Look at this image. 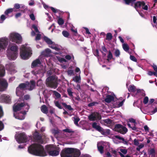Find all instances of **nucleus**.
Wrapping results in <instances>:
<instances>
[{
    "mask_svg": "<svg viewBox=\"0 0 157 157\" xmlns=\"http://www.w3.org/2000/svg\"><path fill=\"white\" fill-rule=\"evenodd\" d=\"M59 61L60 63H63V62H67V60L64 58H61L59 59Z\"/></svg>",
    "mask_w": 157,
    "mask_h": 157,
    "instance_id": "nucleus-57",
    "label": "nucleus"
},
{
    "mask_svg": "<svg viewBox=\"0 0 157 157\" xmlns=\"http://www.w3.org/2000/svg\"><path fill=\"white\" fill-rule=\"evenodd\" d=\"M51 53V50L49 48H47L41 53L42 55L43 56L46 57L50 56V54Z\"/></svg>",
    "mask_w": 157,
    "mask_h": 157,
    "instance_id": "nucleus-17",
    "label": "nucleus"
},
{
    "mask_svg": "<svg viewBox=\"0 0 157 157\" xmlns=\"http://www.w3.org/2000/svg\"><path fill=\"white\" fill-rule=\"evenodd\" d=\"M134 144L136 146H138L139 144V142L138 140L135 139L134 140Z\"/></svg>",
    "mask_w": 157,
    "mask_h": 157,
    "instance_id": "nucleus-62",
    "label": "nucleus"
},
{
    "mask_svg": "<svg viewBox=\"0 0 157 157\" xmlns=\"http://www.w3.org/2000/svg\"><path fill=\"white\" fill-rule=\"evenodd\" d=\"M6 18V17L4 15L2 14L1 15L0 17V19L2 21V22H0L2 23Z\"/></svg>",
    "mask_w": 157,
    "mask_h": 157,
    "instance_id": "nucleus-54",
    "label": "nucleus"
},
{
    "mask_svg": "<svg viewBox=\"0 0 157 157\" xmlns=\"http://www.w3.org/2000/svg\"><path fill=\"white\" fill-rule=\"evenodd\" d=\"M4 128V125L3 122L0 121V131L2 130Z\"/></svg>",
    "mask_w": 157,
    "mask_h": 157,
    "instance_id": "nucleus-56",
    "label": "nucleus"
},
{
    "mask_svg": "<svg viewBox=\"0 0 157 157\" xmlns=\"http://www.w3.org/2000/svg\"><path fill=\"white\" fill-rule=\"evenodd\" d=\"M29 85V82L25 83H21L19 84V86L16 88V93H17L20 89L21 90H24L26 87H27V85Z\"/></svg>",
    "mask_w": 157,
    "mask_h": 157,
    "instance_id": "nucleus-15",
    "label": "nucleus"
},
{
    "mask_svg": "<svg viewBox=\"0 0 157 157\" xmlns=\"http://www.w3.org/2000/svg\"><path fill=\"white\" fill-rule=\"evenodd\" d=\"M62 34L63 35L66 37L69 38V33L67 32V31L65 30H64L62 32Z\"/></svg>",
    "mask_w": 157,
    "mask_h": 157,
    "instance_id": "nucleus-39",
    "label": "nucleus"
},
{
    "mask_svg": "<svg viewBox=\"0 0 157 157\" xmlns=\"http://www.w3.org/2000/svg\"><path fill=\"white\" fill-rule=\"evenodd\" d=\"M64 22V20L62 18H59L58 20V23L59 25H62L63 24Z\"/></svg>",
    "mask_w": 157,
    "mask_h": 157,
    "instance_id": "nucleus-46",
    "label": "nucleus"
},
{
    "mask_svg": "<svg viewBox=\"0 0 157 157\" xmlns=\"http://www.w3.org/2000/svg\"><path fill=\"white\" fill-rule=\"evenodd\" d=\"M29 17L31 19L33 20L34 21L35 19V17L33 14L32 13L29 15Z\"/></svg>",
    "mask_w": 157,
    "mask_h": 157,
    "instance_id": "nucleus-60",
    "label": "nucleus"
},
{
    "mask_svg": "<svg viewBox=\"0 0 157 157\" xmlns=\"http://www.w3.org/2000/svg\"><path fill=\"white\" fill-rule=\"evenodd\" d=\"M41 62L39 59H37L33 61L31 64V67L32 68L36 67L38 65H40Z\"/></svg>",
    "mask_w": 157,
    "mask_h": 157,
    "instance_id": "nucleus-19",
    "label": "nucleus"
},
{
    "mask_svg": "<svg viewBox=\"0 0 157 157\" xmlns=\"http://www.w3.org/2000/svg\"><path fill=\"white\" fill-rule=\"evenodd\" d=\"M22 39L21 36L17 33H11L10 36V41L17 44L21 43Z\"/></svg>",
    "mask_w": 157,
    "mask_h": 157,
    "instance_id": "nucleus-6",
    "label": "nucleus"
},
{
    "mask_svg": "<svg viewBox=\"0 0 157 157\" xmlns=\"http://www.w3.org/2000/svg\"><path fill=\"white\" fill-rule=\"evenodd\" d=\"M62 104L66 109H67L69 111H72L74 110V109L71 107V105H67L65 103H63Z\"/></svg>",
    "mask_w": 157,
    "mask_h": 157,
    "instance_id": "nucleus-27",
    "label": "nucleus"
},
{
    "mask_svg": "<svg viewBox=\"0 0 157 157\" xmlns=\"http://www.w3.org/2000/svg\"><path fill=\"white\" fill-rule=\"evenodd\" d=\"M46 84L47 86L51 88L56 89L58 86V83L53 76L47 78L46 79Z\"/></svg>",
    "mask_w": 157,
    "mask_h": 157,
    "instance_id": "nucleus-5",
    "label": "nucleus"
},
{
    "mask_svg": "<svg viewBox=\"0 0 157 157\" xmlns=\"http://www.w3.org/2000/svg\"><path fill=\"white\" fill-rule=\"evenodd\" d=\"M114 97L110 95H108L106 96V98L105 99V101L107 103H110L114 100Z\"/></svg>",
    "mask_w": 157,
    "mask_h": 157,
    "instance_id": "nucleus-20",
    "label": "nucleus"
},
{
    "mask_svg": "<svg viewBox=\"0 0 157 157\" xmlns=\"http://www.w3.org/2000/svg\"><path fill=\"white\" fill-rule=\"evenodd\" d=\"M25 105L24 102L21 103H18L17 105L14 104L13 106V110L14 112H16L17 111L20 110L21 108Z\"/></svg>",
    "mask_w": 157,
    "mask_h": 157,
    "instance_id": "nucleus-13",
    "label": "nucleus"
},
{
    "mask_svg": "<svg viewBox=\"0 0 157 157\" xmlns=\"http://www.w3.org/2000/svg\"><path fill=\"white\" fill-rule=\"evenodd\" d=\"M73 118L74 119V124L77 126H78V122L80 121V119L78 117H74Z\"/></svg>",
    "mask_w": 157,
    "mask_h": 157,
    "instance_id": "nucleus-40",
    "label": "nucleus"
},
{
    "mask_svg": "<svg viewBox=\"0 0 157 157\" xmlns=\"http://www.w3.org/2000/svg\"><path fill=\"white\" fill-rule=\"evenodd\" d=\"M20 55L21 58L24 59H28L32 54L31 48L28 46L22 45L20 49Z\"/></svg>",
    "mask_w": 157,
    "mask_h": 157,
    "instance_id": "nucleus-4",
    "label": "nucleus"
},
{
    "mask_svg": "<svg viewBox=\"0 0 157 157\" xmlns=\"http://www.w3.org/2000/svg\"><path fill=\"white\" fill-rule=\"evenodd\" d=\"M112 37V34L110 33H108L106 35V39L109 40H111Z\"/></svg>",
    "mask_w": 157,
    "mask_h": 157,
    "instance_id": "nucleus-44",
    "label": "nucleus"
},
{
    "mask_svg": "<svg viewBox=\"0 0 157 157\" xmlns=\"http://www.w3.org/2000/svg\"><path fill=\"white\" fill-rule=\"evenodd\" d=\"M17 140L19 143H25L28 141V137L25 133L23 132L18 135Z\"/></svg>",
    "mask_w": 157,
    "mask_h": 157,
    "instance_id": "nucleus-8",
    "label": "nucleus"
},
{
    "mask_svg": "<svg viewBox=\"0 0 157 157\" xmlns=\"http://www.w3.org/2000/svg\"><path fill=\"white\" fill-rule=\"evenodd\" d=\"M73 80L76 82H79V81L81 80L80 77V76H76L73 78Z\"/></svg>",
    "mask_w": 157,
    "mask_h": 157,
    "instance_id": "nucleus-38",
    "label": "nucleus"
},
{
    "mask_svg": "<svg viewBox=\"0 0 157 157\" xmlns=\"http://www.w3.org/2000/svg\"><path fill=\"white\" fill-rule=\"evenodd\" d=\"M142 4V2H137L135 4V8L136 9L137 8L141 7V5Z\"/></svg>",
    "mask_w": 157,
    "mask_h": 157,
    "instance_id": "nucleus-37",
    "label": "nucleus"
},
{
    "mask_svg": "<svg viewBox=\"0 0 157 157\" xmlns=\"http://www.w3.org/2000/svg\"><path fill=\"white\" fill-rule=\"evenodd\" d=\"M98 151L101 154L103 153L104 147L102 145L97 146Z\"/></svg>",
    "mask_w": 157,
    "mask_h": 157,
    "instance_id": "nucleus-35",
    "label": "nucleus"
},
{
    "mask_svg": "<svg viewBox=\"0 0 157 157\" xmlns=\"http://www.w3.org/2000/svg\"><path fill=\"white\" fill-rule=\"evenodd\" d=\"M103 121L105 123L110 124L112 123V121L109 119H107L103 120Z\"/></svg>",
    "mask_w": 157,
    "mask_h": 157,
    "instance_id": "nucleus-42",
    "label": "nucleus"
},
{
    "mask_svg": "<svg viewBox=\"0 0 157 157\" xmlns=\"http://www.w3.org/2000/svg\"><path fill=\"white\" fill-rule=\"evenodd\" d=\"M28 151L30 154L36 156H44L47 155L43 146L37 144H34L29 146L28 148Z\"/></svg>",
    "mask_w": 157,
    "mask_h": 157,
    "instance_id": "nucleus-1",
    "label": "nucleus"
},
{
    "mask_svg": "<svg viewBox=\"0 0 157 157\" xmlns=\"http://www.w3.org/2000/svg\"><path fill=\"white\" fill-rule=\"evenodd\" d=\"M92 127L93 128L95 129L96 130L101 133L104 132L103 129L100 126L97 125V123L96 122H94L92 124Z\"/></svg>",
    "mask_w": 157,
    "mask_h": 157,
    "instance_id": "nucleus-16",
    "label": "nucleus"
},
{
    "mask_svg": "<svg viewBox=\"0 0 157 157\" xmlns=\"http://www.w3.org/2000/svg\"><path fill=\"white\" fill-rule=\"evenodd\" d=\"M107 57L108 58L107 60L109 61L113 58V55L110 51H108V55Z\"/></svg>",
    "mask_w": 157,
    "mask_h": 157,
    "instance_id": "nucleus-33",
    "label": "nucleus"
},
{
    "mask_svg": "<svg viewBox=\"0 0 157 157\" xmlns=\"http://www.w3.org/2000/svg\"><path fill=\"white\" fill-rule=\"evenodd\" d=\"M80 154L79 150L72 148H66L60 153L61 157H78Z\"/></svg>",
    "mask_w": 157,
    "mask_h": 157,
    "instance_id": "nucleus-2",
    "label": "nucleus"
},
{
    "mask_svg": "<svg viewBox=\"0 0 157 157\" xmlns=\"http://www.w3.org/2000/svg\"><path fill=\"white\" fill-rule=\"evenodd\" d=\"M148 101V98L146 96L144 97V99L143 102L145 104H147Z\"/></svg>",
    "mask_w": 157,
    "mask_h": 157,
    "instance_id": "nucleus-52",
    "label": "nucleus"
},
{
    "mask_svg": "<svg viewBox=\"0 0 157 157\" xmlns=\"http://www.w3.org/2000/svg\"><path fill=\"white\" fill-rule=\"evenodd\" d=\"M123 48L125 51H127L129 50V48L127 44H123Z\"/></svg>",
    "mask_w": 157,
    "mask_h": 157,
    "instance_id": "nucleus-41",
    "label": "nucleus"
},
{
    "mask_svg": "<svg viewBox=\"0 0 157 157\" xmlns=\"http://www.w3.org/2000/svg\"><path fill=\"white\" fill-rule=\"evenodd\" d=\"M55 105L59 109H62V108L58 101H56L55 102Z\"/></svg>",
    "mask_w": 157,
    "mask_h": 157,
    "instance_id": "nucleus-50",
    "label": "nucleus"
},
{
    "mask_svg": "<svg viewBox=\"0 0 157 157\" xmlns=\"http://www.w3.org/2000/svg\"><path fill=\"white\" fill-rule=\"evenodd\" d=\"M72 34L75 36H77L78 35L77 30H71Z\"/></svg>",
    "mask_w": 157,
    "mask_h": 157,
    "instance_id": "nucleus-61",
    "label": "nucleus"
},
{
    "mask_svg": "<svg viewBox=\"0 0 157 157\" xmlns=\"http://www.w3.org/2000/svg\"><path fill=\"white\" fill-rule=\"evenodd\" d=\"M53 93L57 98H61V95L57 91L54 90L53 91Z\"/></svg>",
    "mask_w": 157,
    "mask_h": 157,
    "instance_id": "nucleus-34",
    "label": "nucleus"
},
{
    "mask_svg": "<svg viewBox=\"0 0 157 157\" xmlns=\"http://www.w3.org/2000/svg\"><path fill=\"white\" fill-rule=\"evenodd\" d=\"M24 98L25 100H28L30 98V95L29 94H26L24 96Z\"/></svg>",
    "mask_w": 157,
    "mask_h": 157,
    "instance_id": "nucleus-59",
    "label": "nucleus"
},
{
    "mask_svg": "<svg viewBox=\"0 0 157 157\" xmlns=\"http://www.w3.org/2000/svg\"><path fill=\"white\" fill-rule=\"evenodd\" d=\"M128 90L129 92H134L136 90V88L134 85H130L129 86Z\"/></svg>",
    "mask_w": 157,
    "mask_h": 157,
    "instance_id": "nucleus-29",
    "label": "nucleus"
},
{
    "mask_svg": "<svg viewBox=\"0 0 157 157\" xmlns=\"http://www.w3.org/2000/svg\"><path fill=\"white\" fill-rule=\"evenodd\" d=\"M152 67L154 70L156 72H157V66L155 64H153Z\"/></svg>",
    "mask_w": 157,
    "mask_h": 157,
    "instance_id": "nucleus-64",
    "label": "nucleus"
},
{
    "mask_svg": "<svg viewBox=\"0 0 157 157\" xmlns=\"http://www.w3.org/2000/svg\"><path fill=\"white\" fill-rule=\"evenodd\" d=\"M101 118V115L97 112L93 113L88 116L89 120L92 121H97L98 120H100Z\"/></svg>",
    "mask_w": 157,
    "mask_h": 157,
    "instance_id": "nucleus-9",
    "label": "nucleus"
},
{
    "mask_svg": "<svg viewBox=\"0 0 157 157\" xmlns=\"http://www.w3.org/2000/svg\"><path fill=\"white\" fill-rule=\"evenodd\" d=\"M18 48L16 45L9 46L7 52V56L10 60L15 59L18 56Z\"/></svg>",
    "mask_w": 157,
    "mask_h": 157,
    "instance_id": "nucleus-3",
    "label": "nucleus"
},
{
    "mask_svg": "<svg viewBox=\"0 0 157 157\" xmlns=\"http://www.w3.org/2000/svg\"><path fill=\"white\" fill-rule=\"evenodd\" d=\"M5 70L4 67L0 64V77H3L5 75Z\"/></svg>",
    "mask_w": 157,
    "mask_h": 157,
    "instance_id": "nucleus-21",
    "label": "nucleus"
},
{
    "mask_svg": "<svg viewBox=\"0 0 157 157\" xmlns=\"http://www.w3.org/2000/svg\"><path fill=\"white\" fill-rule=\"evenodd\" d=\"M67 92L69 96L72 97L73 96V92L72 91V89L71 88H69L67 89Z\"/></svg>",
    "mask_w": 157,
    "mask_h": 157,
    "instance_id": "nucleus-43",
    "label": "nucleus"
},
{
    "mask_svg": "<svg viewBox=\"0 0 157 157\" xmlns=\"http://www.w3.org/2000/svg\"><path fill=\"white\" fill-rule=\"evenodd\" d=\"M29 85H27V89L29 90H32L34 89L35 86L36 82L34 80H31Z\"/></svg>",
    "mask_w": 157,
    "mask_h": 157,
    "instance_id": "nucleus-18",
    "label": "nucleus"
},
{
    "mask_svg": "<svg viewBox=\"0 0 157 157\" xmlns=\"http://www.w3.org/2000/svg\"><path fill=\"white\" fill-rule=\"evenodd\" d=\"M67 74L68 75L71 76L74 73V71L73 70H69L67 71Z\"/></svg>",
    "mask_w": 157,
    "mask_h": 157,
    "instance_id": "nucleus-51",
    "label": "nucleus"
},
{
    "mask_svg": "<svg viewBox=\"0 0 157 157\" xmlns=\"http://www.w3.org/2000/svg\"><path fill=\"white\" fill-rule=\"evenodd\" d=\"M51 9L55 13L58 12L59 11V10H58L56 9L53 7H51Z\"/></svg>",
    "mask_w": 157,
    "mask_h": 157,
    "instance_id": "nucleus-63",
    "label": "nucleus"
},
{
    "mask_svg": "<svg viewBox=\"0 0 157 157\" xmlns=\"http://www.w3.org/2000/svg\"><path fill=\"white\" fill-rule=\"evenodd\" d=\"M50 47L57 51H59L60 50V48H59L54 45H52L51 46H50Z\"/></svg>",
    "mask_w": 157,
    "mask_h": 157,
    "instance_id": "nucleus-45",
    "label": "nucleus"
},
{
    "mask_svg": "<svg viewBox=\"0 0 157 157\" xmlns=\"http://www.w3.org/2000/svg\"><path fill=\"white\" fill-rule=\"evenodd\" d=\"M54 149H55V148L52 145H49L46 146V150L48 154L50 153V152L51 151H52Z\"/></svg>",
    "mask_w": 157,
    "mask_h": 157,
    "instance_id": "nucleus-23",
    "label": "nucleus"
},
{
    "mask_svg": "<svg viewBox=\"0 0 157 157\" xmlns=\"http://www.w3.org/2000/svg\"><path fill=\"white\" fill-rule=\"evenodd\" d=\"M117 139H118L120 140H122L124 144H128V141L127 140H125L124 138L122 137H121L119 135H115L114 136Z\"/></svg>",
    "mask_w": 157,
    "mask_h": 157,
    "instance_id": "nucleus-24",
    "label": "nucleus"
},
{
    "mask_svg": "<svg viewBox=\"0 0 157 157\" xmlns=\"http://www.w3.org/2000/svg\"><path fill=\"white\" fill-rule=\"evenodd\" d=\"M130 59L132 60L134 62H137V59L134 56L130 55Z\"/></svg>",
    "mask_w": 157,
    "mask_h": 157,
    "instance_id": "nucleus-53",
    "label": "nucleus"
},
{
    "mask_svg": "<svg viewBox=\"0 0 157 157\" xmlns=\"http://www.w3.org/2000/svg\"><path fill=\"white\" fill-rule=\"evenodd\" d=\"M63 131L64 132H67L68 133H74V131H73L72 129L69 128H66L63 130Z\"/></svg>",
    "mask_w": 157,
    "mask_h": 157,
    "instance_id": "nucleus-36",
    "label": "nucleus"
},
{
    "mask_svg": "<svg viewBox=\"0 0 157 157\" xmlns=\"http://www.w3.org/2000/svg\"><path fill=\"white\" fill-rule=\"evenodd\" d=\"M60 130L58 129H53L52 130V133L56 137H58V135L59 133Z\"/></svg>",
    "mask_w": 157,
    "mask_h": 157,
    "instance_id": "nucleus-28",
    "label": "nucleus"
},
{
    "mask_svg": "<svg viewBox=\"0 0 157 157\" xmlns=\"http://www.w3.org/2000/svg\"><path fill=\"white\" fill-rule=\"evenodd\" d=\"M114 54L116 57H119L120 54V51L118 49L116 50L114 52Z\"/></svg>",
    "mask_w": 157,
    "mask_h": 157,
    "instance_id": "nucleus-47",
    "label": "nucleus"
},
{
    "mask_svg": "<svg viewBox=\"0 0 157 157\" xmlns=\"http://www.w3.org/2000/svg\"><path fill=\"white\" fill-rule=\"evenodd\" d=\"M125 101V99L121 101L120 102H116V105H113L114 106H115V107L117 108H119L121 106H122L123 105L124 102Z\"/></svg>",
    "mask_w": 157,
    "mask_h": 157,
    "instance_id": "nucleus-31",
    "label": "nucleus"
},
{
    "mask_svg": "<svg viewBox=\"0 0 157 157\" xmlns=\"http://www.w3.org/2000/svg\"><path fill=\"white\" fill-rule=\"evenodd\" d=\"M0 99L2 101L7 103L10 104L11 102L10 97L6 94H2L0 97Z\"/></svg>",
    "mask_w": 157,
    "mask_h": 157,
    "instance_id": "nucleus-12",
    "label": "nucleus"
},
{
    "mask_svg": "<svg viewBox=\"0 0 157 157\" xmlns=\"http://www.w3.org/2000/svg\"><path fill=\"white\" fill-rule=\"evenodd\" d=\"M125 3L127 5H129L130 3L132 4V6L133 3L135 1V0H123Z\"/></svg>",
    "mask_w": 157,
    "mask_h": 157,
    "instance_id": "nucleus-32",
    "label": "nucleus"
},
{
    "mask_svg": "<svg viewBox=\"0 0 157 157\" xmlns=\"http://www.w3.org/2000/svg\"><path fill=\"white\" fill-rule=\"evenodd\" d=\"M113 130L122 134H125L128 131V129L126 127L120 124H116Z\"/></svg>",
    "mask_w": 157,
    "mask_h": 157,
    "instance_id": "nucleus-7",
    "label": "nucleus"
},
{
    "mask_svg": "<svg viewBox=\"0 0 157 157\" xmlns=\"http://www.w3.org/2000/svg\"><path fill=\"white\" fill-rule=\"evenodd\" d=\"M41 35L39 33H38L36 34V40H39L41 38Z\"/></svg>",
    "mask_w": 157,
    "mask_h": 157,
    "instance_id": "nucleus-58",
    "label": "nucleus"
},
{
    "mask_svg": "<svg viewBox=\"0 0 157 157\" xmlns=\"http://www.w3.org/2000/svg\"><path fill=\"white\" fill-rule=\"evenodd\" d=\"M33 138L37 142L42 144L43 141L42 139V136L37 131H36L33 134Z\"/></svg>",
    "mask_w": 157,
    "mask_h": 157,
    "instance_id": "nucleus-10",
    "label": "nucleus"
},
{
    "mask_svg": "<svg viewBox=\"0 0 157 157\" xmlns=\"http://www.w3.org/2000/svg\"><path fill=\"white\" fill-rule=\"evenodd\" d=\"M14 10V8H9L7 9L4 12V14L5 15L8 17L9 16V14L11 13Z\"/></svg>",
    "mask_w": 157,
    "mask_h": 157,
    "instance_id": "nucleus-26",
    "label": "nucleus"
},
{
    "mask_svg": "<svg viewBox=\"0 0 157 157\" xmlns=\"http://www.w3.org/2000/svg\"><path fill=\"white\" fill-rule=\"evenodd\" d=\"M155 153V149L154 148H151V149L148 152V154L150 155H154V154Z\"/></svg>",
    "mask_w": 157,
    "mask_h": 157,
    "instance_id": "nucleus-48",
    "label": "nucleus"
},
{
    "mask_svg": "<svg viewBox=\"0 0 157 157\" xmlns=\"http://www.w3.org/2000/svg\"><path fill=\"white\" fill-rule=\"evenodd\" d=\"M8 44L7 39L2 38L0 39V50L5 49Z\"/></svg>",
    "mask_w": 157,
    "mask_h": 157,
    "instance_id": "nucleus-14",
    "label": "nucleus"
},
{
    "mask_svg": "<svg viewBox=\"0 0 157 157\" xmlns=\"http://www.w3.org/2000/svg\"><path fill=\"white\" fill-rule=\"evenodd\" d=\"M98 103L97 102L94 101L89 103L88 105V106L89 107H91L94 106L95 105L98 104Z\"/></svg>",
    "mask_w": 157,
    "mask_h": 157,
    "instance_id": "nucleus-49",
    "label": "nucleus"
},
{
    "mask_svg": "<svg viewBox=\"0 0 157 157\" xmlns=\"http://www.w3.org/2000/svg\"><path fill=\"white\" fill-rule=\"evenodd\" d=\"M44 40L49 44H53V42L50 39L46 36L44 37Z\"/></svg>",
    "mask_w": 157,
    "mask_h": 157,
    "instance_id": "nucleus-30",
    "label": "nucleus"
},
{
    "mask_svg": "<svg viewBox=\"0 0 157 157\" xmlns=\"http://www.w3.org/2000/svg\"><path fill=\"white\" fill-rule=\"evenodd\" d=\"M8 85L7 81L4 78H0V91H4Z\"/></svg>",
    "mask_w": 157,
    "mask_h": 157,
    "instance_id": "nucleus-11",
    "label": "nucleus"
},
{
    "mask_svg": "<svg viewBox=\"0 0 157 157\" xmlns=\"http://www.w3.org/2000/svg\"><path fill=\"white\" fill-rule=\"evenodd\" d=\"M41 111L44 113L47 114L48 112V108L44 105H42L40 107Z\"/></svg>",
    "mask_w": 157,
    "mask_h": 157,
    "instance_id": "nucleus-22",
    "label": "nucleus"
},
{
    "mask_svg": "<svg viewBox=\"0 0 157 157\" xmlns=\"http://www.w3.org/2000/svg\"><path fill=\"white\" fill-rule=\"evenodd\" d=\"M3 115V113L2 108L1 106H0V118L2 117Z\"/></svg>",
    "mask_w": 157,
    "mask_h": 157,
    "instance_id": "nucleus-55",
    "label": "nucleus"
},
{
    "mask_svg": "<svg viewBox=\"0 0 157 157\" xmlns=\"http://www.w3.org/2000/svg\"><path fill=\"white\" fill-rule=\"evenodd\" d=\"M59 154V151L54 149L52 151H51L49 155L52 156H56Z\"/></svg>",
    "mask_w": 157,
    "mask_h": 157,
    "instance_id": "nucleus-25",
    "label": "nucleus"
}]
</instances>
